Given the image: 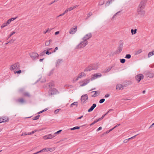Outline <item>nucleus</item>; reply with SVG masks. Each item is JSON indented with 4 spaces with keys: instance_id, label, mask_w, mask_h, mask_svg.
Here are the masks:
<instances>
[{
    "instance_id": "1",
    "label": "nucleus",
    "mask_w": 154,
    "mask_h": 154,
    "mask_svg": "<svg viewBox=\"0 0 154 154\" xmlns=\"http://www.w3.org/2000/svg\"><path fill=\"white\" fill-rule=\"evenodd\" d=\"M99 64L97 63L94 64L87 67L84 70V72L90 71L92 70L97 69L99 67Z\"/></svg>"
},
{
    "instance_id": "44",
    "label": "nucleus",
    "mask_w": 154,
    "mask_h": 154,
    "mask_svg": "<svg viewBox=\"0 0 154 154\" xmlns=\"http://www.w3.org/2000/svg\"><path fill=\"white\" fill-rule=\"evenodd\" d=\"M17 17H15L14 18H10V22H11V21H13L14 20L16 19Z\"/></svg>"
},
{
    "instance_id": "53",
    "label": "nucleus",
    "mask_w": 154,
    "mask_h": 154,
    "mask_svg": "<svg viewBox=\"0 0 154 154\" xmlns=\"http://www.w3.org/2000/svg\"><path fill=\"white\" fill-rule=\"evenodd\" d=\"M47 135H45V136H44L43 137V138L45 140H47V139H49L47 137Z\"/></svg>"
},
{
    "instance_id": "3",
    "label": "nucleus",
    "mask_w": 154,
    "mask_h": 154,
    "mask_svg": "<svg viewBox=\"0 0 154 154\" xmlns=\"http://www.w3.org/2000/svg\"><path fill=\"white\" fill-rule=\"evenodd\" d=\"M59 94L58 91L55 88H51L48 91V94L49 95H55Z\"/></svg>"
},
{
    "instance_id": "45",
    "label": "nucleus",
    "mask_w": 154,
    "mask_h": 154,
    "mask_svg": "<svg viewBox=\"0 0 154 154\" xmlns=\"http://www.w3.org/2000/svg\"><path fill=\"white\" fill-rule=\"evenodd\" d=\"M73 128V129L74 130H76V129H79L80 128V127H79V126H75Z\"/></svg>"
},
{
    "instance_id": "28",
    "label": "nucleus",
    "mask_w": 154,
    "mask_h": 154,
    "mask_svg": "<svg viewBox=\"0 0 154 154\" xmlns=\"http://www.w3.org/2000/svg\"><path fill=\"white\" fill-rule=\"evenodd\" d=\"M17 101L21 103H23L24 102V100L22 98L19 99L17 100Z\"/></svg>"
},
{
    "instance_id": "52",
    "label": "nucleus",
    "mask_w": 154,
    "mask_h": 154,
    "mask_svg": "<svg viewBox=\"0 0 154 154\" xmlns=\"http://www.w3.org/2000/svg\"><path fill=\"white\" fill-rule=\"evenodd\" d=\"M102 129V127H99L97 129V131H99L100 130H101Z\"/></svg>"
},
{
    "instance_id": "34",
    "label": "nucleus",
    "mask_w": 154,
    "mask_h": 154,
    "mask_svg": "<svg viewBox=\"0 0 154 154\" xmlns=\"http://www.w3.org/2000/svg\"><path fill=\"white\" fill-rule=\"evenodd\" d=\"M120 62L122 63H124L125 62V59H120Z\"/></svg>"
},
{
    "instance_id": "16",
    "label": "nucleus",
    "mask_w": 154,
    "mask_h": 154,
    "mask_svg": "<svg viewBox=\"0 0 154 154\" xmlns=\"http://www.w3.org/2000/svg\"><path fill=\"white\" fill-rule=\"evenodd\" d=\"M86 75L85 73L84 72H82L81 73H80L78 76V77L77 79V80H78L79 78H81L82 77H85Z\"/></svg>"
},
{
    "instance_id": "57",
    "label": "nucleus",
    "mask_w": 154,
    "mask_h": 154,
    "mask_svg": "<svg viewBox=\"0 0 154 154\" xmlns=\"http://www.w3.org/2000/svg\"><path fill=\"white\" fill-rule=\"evenodd\" d=\"M142 52V51L141 50H139L137 51V54H139L141 53Z\"/></svg>"
},
{
    "instance_id": "10",
    "label": "nucleus",
    "mask_w": 154,
    "mask_h": 154,
    "mask_svg": "<svg viewBox=\"0 0 154 154\" xmlns=\"http://www.w3.org/2000/svg\"><path fill=\"white\" fill-rule=\"evenodd\" d=\"M144 76L142 74H139L135 76L136 80L138 81V82H139L141 79L143 78Z\"/></svg>"
},
{
    "instance_id": "59",
    "label": "nucleus",
    "mask_w": 154,
    "mask_h": 154,
    "mask_svg": "<svg viewBox=\"0 0 154 154\" xmlns=\"http://www.w3.org/2000/svg\"><path fill=\"white\" fill-rule=\"evenodd\" d=\"M92 15V14L91 13H89L88 14V17H89L91 15Z\"/></svg>"
},
{
    "instance_id": "62",
    "label": "nucleus",
    "mask_w": 154,
    "mask_h": 154,
    "mask_svg": "<svg viewBox=\"0 0 154 154\" xmlns=\"http://www.w3.org/2000/svg\"><path fill=\"white\" fill-rule=\"evenodd\" d=\"M109 95L108 94H106L105 96V97L106 98H107L109 97Z\"/></svg>"
},
{
    "instance_id": "63",
    "label": "nucleus",
    "mask_w": 154,
    "mask_h": 154,
    "mask_svg": "<svg viewBox=\"0 0 154 154\" xmlns=\"http://www.w3.org/2000/svg\"><path fill=\"white\" fill-rule=\"evenodd\" d=\"M61 131H62V130H60L57 131V132H56L55 133L56 134H59L60 133Z\"/></svg>"
},
{
    "instance_id": "31",
    "label": "nucleus",
    "mask_w": 154,
    "mask_h": 154,
    "mask_svg": "<svg viewBox=\"0 0 154 154\" xmlns=\"http://www.w3.org/2000/svg\"><path fill=\"white\" fill-rule=\"evenodd\" d=\"M40 117L39 115H38L36 116L33 117L32 119L33 120H37Z\"/></svg>"
},
{
    "instance_id": "23",
    "label": "nucleus",
    "mask_w": 154,
    "mask_h": 154,
    "mask_svg": "<svg viewBox=\"0 0 154 154\" xmlns=\"http://www.w3.org/2000/svg\"><path fill=\"white\" fill-rule=\"evenodd\" d=\"M46 151H50L52 152L54 151L55 149V148H46Z\"/></svg>"
},
{
    "instance_id": "8",
    "label": "nucleus",
    "mask_w": 154,
    "mask_h": 154,
    "mask_svg": "<svg viewBox=\"0 0 154 154\" xmlns=\"http://www.w3.org/2000/svg\"><path fill=\"white\" fill-rule=\"evenodd\" d=\"M143 9L140 8H138L137 9V12L138 14L140 15L141 17L144 16L145 14V12Z\"/></svg>"
},
{
    "instance_id": "64",
    "label": "nucleus",
    "mask_w": 154,
    "mask_h": 154,
    "mask_svg": "<svg viewBox=\"0 0 154 154\" xmlns=\"http://www.w3.org/2000/svg\"><path fill=\"white\" fill-rule=\"evenodd\" d=\"M154 125V123L152 124L149 127V128H150L152 127H153V125Z\"/></svg>"
},
{
    "instance_id": "22",
    "label": "nucleus",
    "mask_w": 154,
    "mask_h": 154,
    "mask_svg": "<svg viewBox=\"0 0 154 154\" xmlns=\"http://www.w3.org/2000/svg\"><path fill=\"white\" fill-rule=\"evenodd\" d=\"M114 0H108L105 4V6H108L110 4L112 3L114 1Z\"/></svg>"
},
{
    "instance_id": "47",
    "label": "nucleus",
    "mask_w": 154,
    "mask_h": 154,
    "mask_svg": "<svg viewBox=\"0 0 154 154\" xmlns=\"http://www.w3.org/2000/svg\"><path fill=\"white\" fill-rule=\"evenodd\" d=\"M120 12V11H118V12H117L113 16L112 18H113L115 17V16L116 15L118 14Z\"/></svg>"
},
{
    "instance_id": "41",
    "label": "nucleus",
    "mask_w": 154,
    "mask_h": 154,
    "mask_svg": "<svg viewBox=\"0 0 154 154\" xmlns=\"http://www.w3.org/2000/svg\"><path fill=\"white\" fill-rule=\"evenodd\" d=\"M21 72V70H19L18 71L14 72V73L15 74L16 73L20 74V73Z\"/></svg>"
},
{
    "instance_id": "60",
    "label": "nucleus",
    "mask_w": 154,
    "mask_h": 154,
    "mask_svg": "<svg viewBox=\"0 0 154 154\" xmlns=\"http://www.w3.org/2000/svg\"><path fill=\"white\" fill-rule=\"evenodd\" d=\"M69 11H70L73 9L72 7H71L68 8Z\"/></svg>"
},
{
    "instance_id": "13",
    "label": "nucleus",
    "mask_w": 154,
    "mask_h": 154,
    "mask_svg": "<svg viewBox=\"0 0 154 154\" xmlns=\"http://www.w3.org/2000/svg\"><path fill=\"white\" fill-rule=\"evenodd\" d=\"M8 119L6 117H2L0 118V123H2L5 122H6L8 121Z\"/></svg>"
},
{
    "instance_id": "43",
    "label": "nucleus",
    "mask_w": 154,
    "mask_h": 154,
    "mask_svg": "<svg viewBox=\"0 0 154 154\" xmlns=\"http://www.w3.org/2000/svg\"><path fill=\"white\" fill-rule=\"evenodd\" d=\"M50 44V43L48 41H46L45 42V45L46 46H48Z\"/></svg>"
},
{
    "instance_id": "58",
    "label": "nucleus",
    "mask_w": 154,
    "mask_h": 154,
    "mask_svg": "<svg viewBox=\"0 0 154 154\" xmlns=\"http://www.w3.org/2000/svg\"><path fill=\"white\" fill-rule=\"evenodd\" d=\"M15 33V31H13L11 32V33L10 34V37L12 35H14Z\"/></svg>"
},
{
    "instance_id": "2",
    "label": "nucleus",
    "mask_w": 154,
    "mask_h": 154,
    "mask_svg": "<svg viewBox=\"0 0 154 154\" xmlns=\"http://www.w3.org/2000/svg\"><path fill=\"white\" fill-rule=\"evenodd\" d=\"M88 95L87 94L82 95L81 98V103L82 104H84L88 101Z\"/></svg>"
},
{
    "instance_id": "12",
    "label": "nucleus",
    "mask_w": 154,
    "mask_h": 154,
    "mask_svg": "<svg viewBox=\"0 0 154 154\" xmlns=\"http://www.w3.org/2000/svg\"><path fill=\"white\" fill-rule=\"evenodd\" d=\"M77 30V27L76 26L75 28H71L69 30V33L70 34H73Z\"/></svg>"
},
{
    "instance_id": "39",
    "label": "nucleus",
    "mask_w": 154,
    "mask_h": 154,
    "mask_svg": "<svg viewBox=\"0 0 154 154\" xmlns=\"http://www.w3.org/2000/svg\"><path fill=\"white\" fill-rule=\"evenodd\" d=\"M45 50L43 52H41L39 54V56H44L45 54Z\"/></svg>"
},
{
    "instance_id": "50",
    "label": "nucleus",
    "mask_w": 154,
    "mask_h": 154,
    "mask_svg": "<svg viewBox=\"0 0 154 154\" xmlns=\"http://www.w3.org/2000/svg\"><path fill=\"white\" fill-rule=\"evenodd\" d=\"M60 110V109H57L55 110L54 111L55 113L56 114V113H58L59 112Z\"/></svg>"
},
{
    "instance_id": "20",
    "label": "nucleus",
    "mask_w": 154,
    "mask_h": 154,
    "mask_svg": "<svg viewBox=\"0 0 154 154\" xmlns=\"http://www.w3.org/2000/svg\"><path fill=\"white\" fill-rule=\"evenodd\" d=\"M93 92H94V93L91 96L92 97H95L99 95L100 92L98 91H93Z\"/></svg>"
},
{
    "instance_id": "61",
    "label": "nucleus",
    "mask_w": 154,
    "mask_h": 154,
    "mask_svg": "<svg viewBox=\"0 0 154 154\" xmlns=\"http://www.w3.org/2000/svg\"><path fill=\"white\" fill-rule=\"evenodd\" d=\"M27 135V133H26L25 132V133H23L21 135V136H23V135L25 136V135Z\"/></svg>"
},
{
    "instance_id": "46",
    "label": "nucleus",
    "mask_w": 154,
    "mask_h": 154,
    "mask_svg": "<svg viewBox=\"0 0 154 154\" xmlns=\"http://www.w3.org/2000/svg\"><path fill=\"white\" fill-rule=\"evenodd\" d=\"M97 121L96 120L92 123H91L90 125L91 126V125H93L94 124H95V123H97Z\"/></svg>"
},
{
    "instance_id": "25",
    "label": "nucleus",
    "mask_w": 154,
    "mask_h": 154,
    "mask_svg": "<svg viewBox=\"0 0 154 154\" xmlns=\"http://www.w3.org/2000/svg\"><path fill=\"white\" fill-rule=\"evenodd\" d=\"M154 55V50L152 51L149 52L148 54V57H150L153 55Z\"/></svg>"
},
{
    "instance_id": "26",
    "label": "nucleus",
    "mask_w": 154,
    "mask_h": 154,
    "mask_svg": "<svg viewBox=\"0 0 154 154\" xmlns=\"http://www.w3.org/2000/svg\"><path fill=\"white\" fill-rule=\"evenodd\" d=\"M62 61V59H58L57 60L56 66L57 67L59 66L61 62Z\"/></svg>"
},
{
    "instance_id": "30",
    "label": "nucleus",
    "mask_w": 154,
    "mask_h": 154,
    "mask_svg": "<svg viewBox=\"0 0 154 154\" xmlns=\"http://www.w3.org/2000/svg\"><path fill=\"white\" fill-rule=\"evenodd\" d=\"M104 0H100L99 2V5H102L104 4Z\"/></svg>"
},
{
    "instance_id": "51",
    "label": "nucleus",
    "mask_w": 154,
    "mask_h": 154,
    "mask_svg": "<svg viewBox=\"0 0 154 154\" xmlns=\"http://www.w3.org/2000/svg\"><path fill=\"white\" fill-rule=\"evenodd\" d=\"M58 50V48L57 47H56L54 50L52 52V53H54L57 50Z\"/></svg>"
},
{
    "instance_id": "29",
    "label": "nucleus",
    "mask_w": 154,
    "mask_h": 154,
    "mask_svg": "<svg viewBox=\"0 0 154 154\" xmlns=\"http://www.w3.org/2000/svg\"><path fill=\"white\" fill-rule=\"evenodd\" d=\"M137 29H135L134 30L133 29H131V32L132 35H134L137 32Z\"/></svg>"
},
{
    "instance_id": "32",
    "label": "nucleus",
    "mask_w": 154,
    "mask_h": 154,
    "mask_svg": "<svg viewBox=\"0 0 154 154\" xmlns=\"http://www.w3.org/2000/svg\"><path fill=\"white\" fill-rule=\"evenodd\" d=\"M131 55L130 54H127L125 57V58L129 59L131 57Z\"/></svg>"
},
{
    "instance_id": "17",
    "label": "nucleus",
    "mask_w": 154,
    "mask_h": 154,
    "mask_svg": "<svg viewBox=\"0 0 154 154\" xmlns=\"http://www.w3.org/2000/svg\"><path fill=\"white\" fill-rule=\"evenodd\" d=\"M101 75H98L97 74H95L93 75V76L91 77V80L92 81L95 79L97 78L98 77H100Z\"/></svg>"
},
{
    "instance_id": "6",
    "label": "nucleus",
    "mask_w": 154,
    "mask_h": 154,
    "mask_svg": "<svg viewBox=\"0 0 154 154\" xmlns=\"http://www.w3.org/2000/svg\"><path fill=\"white\" fill-rule=\"evenodd\" d=\"M123 46V43H122L119 45L117 50L114 53V54H119L122 51Z\"/></svg>"
},
{
    "instance_id": "33",
    "label": "nucleus",
    "mask_w": 154,
    "mask_h": 154,
    "mask_svg": "<svg viewBox=\"0 0 154 154\" xmlns=\"http://www.w3.org/2000/svg\"><path fill=\"white\" fill-rule=\"evenodd\" d=\"M23 95L24 96L28 97H29L30 96L29 93L27 92H24L23 94Z\"/></svg>"
},
{
    "instance_id": "19",
    "label": "nucleus",
    "mask_w": 154,
    "mask_h": 154,
    "mask_svg": "<svg viewBox=\"0 0 154 154\" xmlns=\"http://www.w3.org/2000/svg\"><path fill=\"white\" fill-rule=\"evenodd\" d=\"M114 66H110L103 71V73H105L109 72L113 67Z\"/></svg>"
},
{
    "instance_id": "27",
    "label": "nucleus",
    "mask_w": 154,
    "mask_h": 154,
    "mask_svg": "<svg viewBox=\"0 0 154 154\" xmlns=\"http://www.w3.org/2000/svg\"><path fill=\"white\" fill-rule=\"evenodd\" d=\"M74 106H75L76 107H77L78 106V102L76 101L70 105V107H72Z\"/></svg>"
},
{
    "instance_id": "9",
    "label": "nucleus",
    "mask_w": 154,
    "mask_h": 154,
    "mask_svg": "<svg viewBox=\"0 0 154 154\" xmlns=\"http://www.w3.org/2000/svg\"><path fill=\"white\" fill-rule=\"evenodd\" d=\"M92 37V34L91 33H90L88 34H86L82 38V40L85 42H87L88 43L87 41V40L91 38Z\"/></svg>"
},
{
    "instance_id": "14",
    "label": "nucleus",
    "mask_w": 154,
    "mask_h": 154,
    "mask_svg": "<svg viewBox=\"0 0 154 154\" xmlns=\"http://www.w3.org/2000/svg\"><path fill=\"white\" fill-rule=\"evenodd\" d=\"M90 82V79L89 78H87L83 82V83L82 84L81 86H83L87 84Z\"/></svg>"
},
{
    "instance_id": "40",
    "label": "nucleus",
    "mask_w": 154,
    "mask_h": 154,
    "mask_svg": "<svg viewBox=\"0 0 154 154\" xmlns=\"http://www.w3.org/2000/svg\"><path fill=\"white\" fill-rule=\"evenodd\" d=\"M48 86L50 88H51L54 86V84L52 82L49 83V84Z\"/></svg>"
},
{
    "instance_id": "38",
    "label": "nucleus",
    "mask_w": 154,
    "mask_h": 154,
    "mask_svg": "<svg viewBox=\"0 0 154 154\" xmlns=\"http://www.w3.org/2000/svg\"><path fill=\"white\" fill-rule=\"evenodd\" d=\"M47 135L48 137H47L49 139H50L53 138V137H52V134H49Z\"/></svg>"
},
{
    "instance_id": "49",
    "label": "nucleus",
    "mask_w": 154,
    "mask_h": 154,
    "mask_svg": "<svg viewBox=\"0 0 154 154\" xmlns=\"http://www.w3.org/2000/svg\"><path fill=\"white\" fill-rule=\"evenodd\" d=\"M109 131L108 130L107 131H106L103 134H102L101 135V137H102L104 134H108V133H109Z\"/></svg>"
},
{
    "instance_id": "35",
    "label": "nucleus",
    "mask_w": 154,
    "mask_h": 154,
    "mask_svg": "<svg viewBox=\"0 0 154 154\" xmlns=\"http://www.w3.org/2000/svg\"><path fill=\"white\" fill-rule=\"evenodd\" d=\"M48 108H46L45 109H44L39 112H38V114H40V113H41L43 112H44L46 111H47V110H48Z\"/></svg>"
},
{
    "instance_id": "36",
    "label": "nucleus",
    "mask_w": 154,
    "mask_h": 154,
    "mask_svg": "<svg viewBox=\"0 0 154 154\" xmlns=\"http://www.w3.org/2000/svg\"><path fill=\"white\" fill-rule=\"evenodd\" d=\"M36 131H37V130H35L34 131H32V132H28L27 133V135H29L32 134H33Z\"/></svg>"
},
{
    "instance_id": "48",
    "label": "nucleus",
    "mask_w": 154,
    "mask_h": 154,
    "mask_svg": "<svg viewBox=\"0 0 154 154\" xmlns=\"http://www.w3.org/2000/svg\"><path fill=\"white\" fill-rule=\"evenodd\" d=\"M137 135H138V134L128 139V140H129L131 139L134 138Z\"/></svg>"
},
{
    "instance_id": "54",
    "label": "nucleus",
    "mask_w": 154,
    "mask_h": 154,
    "mask_svg": "<svg viewBox=\"0 0 154 154\" xmlns=\"http://www.w3.org/2000/svg\"><path fill=\"white\" fill-rule=\"evenodd\" d=\"M102 119V118H101H101H99L98 119H96V120L97 121V122H98V121H100V120H102V119Z\"/></svg>"
},
{
    "instance_id": "56",
    "label": "nucleus",
    "mask_w": 154,
    "mask_h": 154,
    "mask_svg": "<svg viewBox=\"0 0 154 154\" xmlns=\"http://www.w3.org/2000/svg\"><path fill=\"white\" fill-rule=\"evenodd\" d=\"M102 119V118H101H101H99L98 119H96V120L97 121V122H98V121H100V120H102V119Z\"/></svg>"
},
{
    "instance_id": "5",
    "label": "nucleus",
    "mask_w": 154,
    "mask_h": 154,
    "mask_svg": "<svg viewBox=\"0 0 154 154\" xmlns=\"http://www.w3.org/2000/svg\"><path fill=\"white\" fill-rule=\"evenodd\" d=\"M88 43H87V42L85 41L81 42L80 43L77 45L75 48L76 49H79L85 47L87 44Z\"/></svg>"
},
{
    "instance_id": "24",
    "label": "nucleus",
    "mask_w": 154,
    "mask_h": 154,
    "mask_svg": "<svg viewBox=\"0 0 154 154\" xmlns=\"http://www.w3.org/2000/svg\"><path fill=\"white\" fill-rule=\"evenodd\" d=\"M47 152L46 150V148H44L43 149L40 150V151L35 152V154H38V153H40L41 152Z\"/></svg>"
},
{
    "instance_id": "37",
    "label": "nucleus",
    "mask_w": 154,
    "mask_h": 154,
    "mask_svg": "<svg viewBox=\"0 0 154 154\" xmlns=\"http://www.w3.org/2000/svg\"><path fill=\"white\" fill-rule=\"evenodd\" d=\"M105 100L104 99L102 98L99 100V102L100 103H102L104 102Z\"/></svg>"
},
{
    "instance_id": "15",
    "label": "nucleus",
    "mask_w": 154,
    "mask_h": 154,
    "mask_svg": "<svg viewBox=\"0 0 154 154\" xmlns=\"http://www.w3.org/2000/svg\"><path fill=\"white\" fill-rule=\"evenodd\" d=\"M97 105L96 103H94L92 105L91 107L90 108H89L88 110V112H91L92 111L94 108Z\"/></svg>"
},
{
    "instance_id": "42",
    "label": "nucleus",
    "mask_w": 154,
    "mask_h": 154,
    "mask_svg": "<svg viewBox=\"0 0 154 154\" xmlns=\"http://www.w3.org/2000/svg\"><path fill=\"white\" fill-rule=\"evenodd\" d=\"M45 53L46 54H48V55L52 53V52H49V51H48V50Z\"/></svg>"
},
{
    "instance_id": "7",
    "label": "nucleus",
    "mask_w": 154,
    "mask_h": 154,
    "mask_svg": "<svg viewBox=\"0 0 154 154\" xmlns=\"http://www.w3.org/2000/svg\"><path fill=\"white\" fill-rule=\"evenodd\" d=\"M31 58L33 60H35L38 58V54L36 52H32L29 54Z\"/></svg>"
},
{
    "instance_id": "11",
    "label": "nucleus",
    "mask_w": 154,
    "mask_h": 154,
    "mask_svg": "<svg viewBox=\"0 0 154 154\" xmlns=\"http://www.w3.org/2000/svg\"><path fill=\"white\" fill-rule=\"evenodd\" d=\"M146 4L145 3V2H144L143 1H142L140 3L138 8H140L141 9H144L145 6Z\"/></svg>"
},
{
    "instance_id": "18",
    "label": "nucleus",
    "mask_w": 154,
    "mask_h": 154,
    "mask_svg": "<svg viewBox=\"0 0 154 154\" xmlns=\"http://www.w3.org/2000/svg\"><path fill=\"white\" fill-rule=\"evenodd\" d=\"M10 23V19L8 20L6 23H4L1 26V28H3L7 26Z\"/></svg>"
},
{
    "instance_id": "55",
    "label": "nucleus",
    "mask_w": 154,
    "mask_h": 154,
    "mask_svg": "<svg viewBox=\"0 0 154 154\" xmlns=\"http://www.w3.org/2000/svg\"><path fill=\"white\" fill-rule=\"evenodd\" d=\"M102 119V118H101H101H99L98 119H96V120L97 121V122H98V121H100V120H102V119Z\"/></svg>"
},
{
    "instance_id": "21",
    "label": "nucleus",
    "mask_w": 154,
    "mask_h": 154,
    "mask_svg": "<svg viewBox=\"0 0 154 154\" xmlns=\"http://www.w3.org/2000/svg\"><path fill=\"white\" fill-rule=\"evenodd\" d=\"M123 86L120 84H119L117 85L116 86V89H119V90H122L123 89Z\"/></svg>"
},
{
    "instance_id": "4",
    "label": "nucleus",
    "mask_w": 154,
    "mask_h": 154,
    "mask_svg": "<svg viewBox=\"0 0 154 154\" xmlns=\"http://www.w3.org/2000/svg\"><path fill=\"white\" fill-rule=\"evenodd\" d=\"M10 69L17 70L20 69V64L18 63H16L10 66Z\"/></svg>"
}]
</instances>
